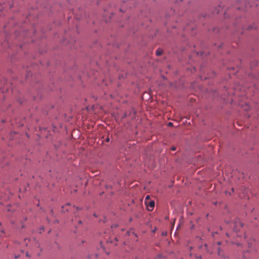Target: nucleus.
Returning <instances> with one entry per match:
<instances>
[{"label": "nucleus", "instance_id": "1", "mask_svg": "<svg viewBox=\"0 0 259 259\" xmlns=\"http://www.w3.org/2000/svg\"><path fill=\"white\" fill-rule=\"evenodd\" d=\"M248 246L250 248H253L254 250L259 249V241H256L254 239L251 240L248 243Z\"/></svg>", "mask_w": 259, "mask_h": 259}, {"label": "nucleus", "instance_id": "2", "mask_svg": "<svg viewBox=\"0 0 259 259\" xmlns=\"http://www.w3.org/2000/svg\"><path fill=\"white\" fill-rule=\"evenodd\" d=\"M145 203L147 207V209L149 211L153 210L154 206H155V202L153 200H145Z\"/></svg>", "mask_w": 259, "mask_h": 259}, {"label": "nucleus", "instance_id": "3", "mask_svg": "<svg viewBox=\"0 0 259 259\" xmlns=\"http://www.w3.org/2000/svg\"><path fill=\"white\" fill-rule=\"evenodd\" d=\"M232 225L234 227V232L236 233H237L239 231V229L242 227V225L240 222L233 223Z\"/></svg>", "mask_w": 259, "mask_h": 259}, {"label": "nucleus", "instance_id": "4", "mask_svg": "<svg viewBox=\"0 0 259 259\" xmlns=\"http://www.w3.org/2000/svg\"><path fill=\"white\" fill-rule=\"evenodd\" d=\"M162 51L159 49L157 50L156 51V54L158 56H160L162 54Z\"/></svg>", "mask_w": 259, "mask_h": 259}, {"label": "nucleus", "instance_id": "5", "mask_svg": "<svg viewBox=\"0 0 259 259\" xmlns=\"http://www.w3.org/2000/svg\"><path fill=\"white\" fill-rule=\"evenodd\" d=\"M69 205H70V204L67 203L65 206H63V207H62V209H63L62 211H64V212H65L66 210V211H68V208H66V207L67 206H69Z\"/></svg>", "mask_w": 259, "mask_h": 259}, {"label": "nucleus", "instance_id": "6", "mask_svg": "<svg viewBox=\"0 0 259 259\" xmlns=\"http://www.w3.org/2000/svg\"><path fill=\"white\" fill-rule=\"evenodd\" d=\"M194 257L196 259H201V255H196V254H195L194 255Z\"/></svg>", "mask_w": 259, "mask_h": 259}, {"label": "nucleus", "instance_id": "7", "mask_svg": "<svg viewBox=\"0 0 259 259\" xmlns=\"http://www.w3.org/2000/svg\"><path fill=\"white\" fill-rule=\"evenodd\" d=\"M11 61L12 63H14L15 62V57H12L11 58Z\"/></svg>", "mask_w": 259, "mask_h": 259}, {"label": "nucleus", "instance_id": "8", "mask_svg": "<svg viewBox=\"0 0 259 259\" xmlns=\"http://www.w3.org/2000/svg\"><path fill=\"white\" fill-rule=\"evenodd\" d=\"M145 200L150 201V196H149V195H147L146 196Z\"/></svg>", "mask_w": 259, "mask_h": 259}, {"label": "nucleus", "instance_id": "9", "mask_svg": "<svg viewBox=\"0 0 259 259\" xmlns=\"http://www.w3.org/2000/svg\"><path fill=\"white\" fill-rule=\"evenodd\" d=\"M106 142H108L110 141L109 138H107L105 140Z\"/></svg>", "mask_w": 259, "mask_h": 259}, {"label": "nucleus", "instance_id": "10", "mask_svg": "<svg viewBox=\"0 0 259 259\" xmlns=\"http://www.w3.org/2000/svg\"><path fill=\"white\" fill-rule=\"evenodd\" d=\"M168 126H172V123H171V122H168Z\"/></svg>", "mask_w": 259, "mask_h": 259}, {"label": "nucleus", "instance_id": "11", "mask_svg": "<svg viewBox=\"0 0 259 259\" xmlns=\"http://www.w3.org/2000/svg\"><path fill=\"white\" fill-rule=\"evenodd\" d=\"M7 211H11L10 207H9L7 208Z\"/></svg>", "mask_w": 259, "mask_h": 259}, {"label": "nucleus", "instance_id": "12", "mask_svg": "<svg viewBox=\"0 0 259 259\" xmlns=\"http://www.w3.org/2000/svg\"><path fill=\"white\" fill-rule=\"evenodd\" d=\"M176 149V147H172V148H171V150H172V151H175Z\"/></svg>", "mask_w": 259, "mask_h": 259}, {"label": "nucleus", "instance_id": "13", "mask_svg": "<svg viewBox=\"0 0 259 259\" xmlns=\"http://www.w3.org/2000/svg\"><path fill=\"white\" fill-rule=\"evenodd\" d=\"M79 224H81V221H79Z\"/></svg>", "mask_w": 259, "mask_h": 259}, {"label": "nucleus", "instance_id": "14", "mask_svg": "<svg viewBox=\"0 0 259 259\" xmlns=\"http://www.w3.org/2000/svg\"><path fill=\"white\" fill-rule=\"evenodd\" d=\"M221 244V242H218V244L220 245Z\"/></svg>", "mask_w": 259, "mask_h": 259}, {"label": "nucleus", "instance_id": "15", "mask_svg": "<svg viewBox=\"0 0 259 259\" xmlns=\"http://www.w3.org/2000/svg\"><path fill=\"white\" fill-rule=\"evenodd\" d=\"M190 256H192V253H190Z\"/></svg>", "mask_w": 259, "mask_h": 259}, {"label": "nucleus", "instance_id": "16", "mask_svg": "<svg viewBox=\"0 0 259 259\" xmlns=\"http://www.w3.org/2000/svg\"><path fill=\"white\" fill-rule=\"evenodd\" d=\"M251 28V26H250L249 27H248L249 29H250Z\"/></svg>", "mask_w": 259, "mask_h": 259}]
</instances>
